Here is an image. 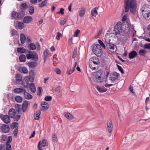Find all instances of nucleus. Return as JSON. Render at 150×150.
<instances>
[{
  "instance_id": "f257e3e1",
  "label": "nucleus",
  "mask_w": 150,
  "mask_h": 150,
  "mask_svg": "<svg viewBox=\"0 0 150 150\" xmlns=\"http://www.w3.org/2000/svg\"><path fill=\"white\" fill-rule=\"evenodd\" d=\"M125 10L124 13H127L130 10L133 14L136 13L137 10V3L136 0H124Z\"/></svg>"
},
{
  "instance_id": "f03ea898",
  "label": "nucleus",
  "mask_w": 150,
  "mask_h": 150,
  "mask_svg": "<svg viewBox=\"0 0 150 150\" xmlns=\"http://www.w3.org/2000/svg\"><path fill=\"white\" fill-rule=\"evenodd\" d=\"M142 14L144 18L147 20H150V6L145 4L142 8Z\"/></svg>"
},
{
  "instance_id": "7ed1b4c3",
  "label": "nucleus",
  "mask_w": 150,
  "mask_h": 150,
  "mask_svg": "<svg viewBox=\"0 0 150 150\" xmlns=\"http://www.w3.org/2000/svg\"><path fill=\"white\" fill-rule=\"evenodd\" d=\"M105 72L101 70H98L95 74L94 79L98 83L102 82L105 78Z\"/></svg>"
},
{
  "instance_id": "20e7f679",
  "label": "nucleus",
  "mask_w": 150,
  "mask_h": 150,
  "mask_svg": "<svg viewBox=\"0 0 150 150\" xmlns=\"http://www.w3.org/2000/svg\"><path fill=\"white\" fill-rule=\"evenodd\" d=\"M92 51L98 57L100 56L103 54V52L100 45L98 44L94 45Z\"/></svg>"
},
{
  "instance_id": "39448f33",
  "label": "nucleus",
  "mask_w": 150,
  "mask_h": 150,
  "mask_svg": "<svg viewBox=\"0 0 150 150\" xmlns=\"http://www.w3.org/2000/svg\"><path fill=\"white\" fill-rule=\"evenodd\" d=\"M8 116L11 118H13L15 121H18L20 118L21 115H19L16 116V111L15 109L12 108L9 110L8 112Z\"/></svg>"
},
{
  "instance_id": "423d86ee",
  "label": "nucleus",
  "mask_w": 150,
  "mask_h": 150,
  "mask_svg": "<svg viewBox=\"0 0 150 150\" xmlns=\"http://www.w3.org/2000/svg\"><path fill=\"white\" fill-rule=\"evenodd\" d=\"M25 15L24 12L21 11L18 13L16 11H13L11 14V16L15 19H20L23 18Z\"/></svg>"
},
{
  "instance_id": "0eeeda50",
  "label": "nucleus",
  "mask_w": 150,
  "mask_h": 150,
  "mask_svg": "<svg viewBox=\"0 0 150 150\" xmlns=\"http://www.w3.org/2000/svg\"><path fill=\"white\" fill-rule=\"evenodd\" d=\"M122 23H117L115 26L113 32L115 34L119 35L122 31Z\"/></svg>"
},
{
  "instance_id": "6e6552de",
  "label": "nucleus",
  "mask_w": 150,
  "mask_h": 150,
  "mask_svg": "<svg viewBox=\"0 0 150 150\" xmlns=\"http://www.w3.org/2000/svg\"><path fill=\"white\" fill-rule=\"evenodd\" d=\"M27 58L28 59H32L35 61H37L38 57L37 53L34 52L30 51L26 54Z\"/></svg>"
},
{
  "instance_id": "1a4fd4ad",
  "label": "nucleus",
  "mask_w": 150,
  "mask_h": 150,
  "mask_svg": "<svg viewBox=\"0 0 150 150\" xmlns=\"http://www.w3.org/2000/svg\"><path fill=\"white\" fill-rule=\"evenodd\" d=\"M120 76L119 73L116 72H113L111 73L109 77V80L112 81H114L117 80Z\"/></svg>"
},
{
  "instance_id": "9d476101",
  "label": "nucleus",
  "mask_w": 150,
  "mask_h": 150,
  "mask_svg": "<svg viewBox=\"0 0 150 150\" xmlns=\"http://www.w3.org/2000/svg\"><path fill=\"white\" fill-rule=\"evenodd\" d=\"M48 145L47 141L45 139H43L42 141H40L38 145V149L39 150H43L41 147L47 146Z\"/></svg>"
},
{
  "instance_id": "9b49d317",
  "label": "nucleus",
  "mask_w": 150,
  "mask_h": 150,
  "mask_svg": "<svg viewBox=\"0 0 150 150\" xmlns=\"http://www.w3.org/2000/svg\"><path fill=\"white\" fill-rule=\"evenodd\" d=\"M106 45L108 50L112 52H114L116 50V45L112 44L111 43L106 44Z\"/></svg>"
},
{
  "instance_id": "f8f14e48",
  "label": "nucleus",
  "mask_w": 150,
  "mask_h": 150,
  "mask_svg": "<svg viewBox=\"0 0 150 150\" xmlns=\"http://www.w3.org/2000/svg\"><path fill=\"white\" fill-rule=\"evenodd\" d=\"M91 63L96 64H99L100 62L98 58L95 57H91L89 60V63Z\"/></svg>"
},
{
  "instance_id": "ddd939ff",
  "label": "nucleus",
  "mask_w": 150,
  "mask_h": 150,
  "mask_svg": "<svg viewBox=\"0 0 150 150\" xmlns=\"http://www.w3.org/2000/svg\"><path fill=\"white\" fill-rule=\"evenodd\" d=\"M111 34L107 33L105 36V40L106 44H109L111 43V40L112 38Z\"/></svg>"
},
{
  "instance_id": "4468645a",
  "label": "nucleus",
  "mask_w": 150,
  "mask_h": 150,
  "mask_svg": "<svg viewBox=\"0 0 150 150\" xmlns=\"http://www.w3.org/2000/svg\"><path fill=\"white\" fill-rule=\"evenodd\" d=\"M12 137L11 136H9L8 137L7 141L6 143V150H11V145L10 143L12 141Z\"/></svg>"
},
{
  "instance_id": "2eb2a0df",
  "label": "nucleus",
  "mask_w": 150,
  "mask_h": 150,
  "mask_svg": "<svg viewBox=\"0 0 150 150\" xmlns=\"http://www.w3.org/2000/svg\"><path fill=\"white\" fill-rule=\"evenodd\" d=\"M122 31L124 32L127 33L129 30V26L127 24H125L124 23H122Z\"/></svg>"
},
{
  "instance_id": "dca6fc26",
  "label": "nucleus",
  "mask_w": 150,
  "mask_h": 150,
  "mask_svg": "<svg viewBox=\"0 0 150 150\" xmlns=\"http://www.w3.org/2000/svg\"><path fill=\"white\" fill-rule=\"evenodd\" d=\"M2 120L6 124H8L10 122V117L7 115H4L2 118Z\"/></svg>"
},
{
  "instance_id": "f3484780",
  "label": "nucleus",
  "mask_w": 150,
  "mask_h": 150,
  "mask_svg": "<svg viewBox=\"0 0 150 150\" xmlns=\"http://www.w3.org/2000/svg\"><path fill=\"white\" fill-rule=\"evenodd\" d=\"M1 129L3 132L6 133L9 131L10 128L8 125L4 124L1 126Z\"/></svg>"
},
{
  "instance_id": "a211bd4d",
  "label": "nucleus",
  "mask_w": 150,
  "mask_h": 150,
  "mask_svg": "<svg viewBox=\"0 0 150 150\" xmlns=\"http://www.w3.org/2000/svg\"><path fill=\"white\" fill-rule=\"evenodd\" d=\"M107 125L108 131L109 133H111L112 132L113 128L112 122L111 120L107 121Z\"/></svg>"
},
{
  "instance_id": "6ab92c4d",
  "label": "nucleus",
  "mask_w": 150,
  "mask_h": 150,
  "mask_svg": "<svg viewBox=\"0 0 150 150\" xmlns=\"http://www.w3.org/2000/svg\"><path fill=\"white\" fill-rule=\"evenodd\" d=\"M32 17L30 16H25L23 19V21L24 23H28L31 22L33 20Z\"/></svg>"
},
{
  "instance_id": "aec40b11",
  "label": "nucleus",
  "mask_w": 150,
  "mask_h": 150,
  "mask_svg": "<svg viewBox=\"0 0 150 150\" xmlns=\"http://www.w3.org/2000/svg\"><path fill=\"white\" fill-rule=\"evenodd\" d=\"M28 105V103L27 101L25 100L23 102L22 107V110L23 112H25L26 111Z\"/></svg>"
},
{
  "instance_id": "412c9836",
  "label": "nucleus",
  "mask_w": 150,
  "mask_h": 150,
  "mask_svg": "<svg viewBox=\"0 0 150 150\" xmlns=\"http://www.w3.org/2000/svg\"><path fill=\"white\" fill-rule=\"evenodd\" d=\"M41 105L42 107V109L41 110L43 111L47 110L49 107L48 104L45 102H42L41 103Z\"/></svg>"
},
{
  "instance_id": "4be33fe9",
  "label": "nucleus",
  "mask_w": 150,
  "mask_h": 150,
  "mask_svg": "<svg viewBox=\"0 0 150 150\" xmlns=\"http://www.w3.org/2000/svg\"><path fill=\"white\" fill-rule=\"evenodd\" d=\"M16 83L17 84H19L22 81V76L20 74H17L16 76Z\"/></svg>"
},
{
  "instance_id": "5701e85b",
  "label": "nucleus",
  "mask_w": 150,
  "mask_h": 150,
  "mask_svg": "<svg viewBox=\"0 0 150 150\" xmlns=\"http://www.w3.org/2000/svg\"><path fill=\"white\" fill-rule=\"evenodd\" d=\"M137 55V54L136 51L133 50L129 53V57L130 59H132L135 57Z\"/></svg>"
},
{
  "instance_id": "b1692460",
  "label": "nucleus",
  "mask_w": 150,
  "mask_h": 150,
  "mask_svg": "<svg viewBox=\"0 0 150 150\" xmlns=\"http://www.w3.org/2000/svg\"><path fill=\"white\" fill-rule=\"evenodd\" d=\"M97 90L100 93H103L106 91L107 89L104 87H100L98 86H96Z\"/></svg>"
},
{
  "instance_id": "393cba45",
  "label": "nucleus",
  "mask_w": 150,
  "mask_h": 150,
  "mask_svg": "<svg viewBox=\"0 0 150 150\" xmlns=\"http://www.w3.org/2000/svg\"><path fill=\"white\" fill-rule=\"evenodd\" d=\"M25 90L21 88H16L13 90V92L16 93H21L22 92L24 93Z\"/></svg>"
},
{
  "instance_id": "a878e982",
  "label": "nucleus",
  "mask_w": 150,
  "mask_h": 150,
  "mask_svg": "<svg viewBox=\"0 0 150 150\" xmlns=\"http://www.w3.org/2000/svg\"><path fill=\"white\" fill-rule=\"evenodd\" d=\"M24 98L26 99L29 100L32 99L33 98L32 96L27 92L25 90V91L24 92Z\"/></svg>"
},
{
  "instance_id": "bb28decb",
  "label": "nucleus",
  "mask_w": 150,
  "mask_h": 150,
  "mask_svg": "<svg viewBox=\"0 0 150 150\" xmlns=\"http://www.w3.org/2000/svg\"><path fill=\"white\" fill-rule=\"evenodd\" d=\"M90 68L93 70L98 69L99 68V64H96L93 63H89Z\"/></svg>"
},
{
  "instance_id": "cd10ccee",
  "label": "nucleus",
  "mask_w": 150,
  "mask_h": 150,
  "mask_svg": "<svg viewBox=\"0 0 150 150\" xmlns=\"http://www.w3.org/2000/svg\"><path fill=\"white\" fill-rule=\"evenodd\" d=\"M64 114V116L69 120H72L74 118L73 116L68 112H65Z\"/></svg>"
},
{
  "instance_id": "c85d7f7f",
  "label": "nucleus",
  "mask_w": 150,
  "mask_h": 150,
  "mask_svg": "<svg viewBox=\"0 0 150 150\" xmlns=\"http://www.w3.org/2000/svg\"><path fill=\"white\" fill-rule=\"evenodd\" d=\"M28 48L30 50H35L36 49V45L34 43H31L29 44L28 46Z\"/></svg>"
},
{
  "instance_id": "c756f323",
  "label": "nucleus",
  "mask_w": 150,
  "mask_h": 150,
  "mask_svg": "<svg viewBox=\"0 0 150 150\" xmlns=\"http://www.w3.org/2000/svg\"><path fill=\"white\" fill-rule=\"evenodd\" d=\"M25 82H26V84L23 83V85L25 88H27L28 87L29 85V82L30 81L29 77L28 76H26L24 78Z\"/></svg>"
},
{
  "instance_id": "7c9ffc66",
  "label": "nucleus",
  "mask_w": 150,
  "mask_h": 150,
  "mask_svg": "<svg viewBox=\"0 0 150 150\" xmlns=\"http://www.w3.org/2000/svg\"><path fill=\"white\" fill-rule=\"evenodd\" d=\"M26 39V38L25 35L22 33L20 34V41L22 44L25 43Z\"/></svg>"
},
{
  "instance_id": "2f4dec72",
  "label": "nucleus",
  "mask_w": 150,
  "mask_h": 150,
  "mask_svg": "<svg viewBox=\"0 0 150 150\" xmlns=\"http://www.w3.org/2000/svg\"><path fill=\"white\" fill-rule=\"evenodd\" d=\"M17 52L18 53H24L26 51V49L24 47H18L17 49Z\"/></svg>"
},
{
  "instance_id": "473e14b6",
  "label": "nucleus",
  "mask_w": 150,
  "mask_h": 150,
  "mask_svg": "<svg viewBox=\"0 0 150 150\" xmlns=\"http://www.w3.org/2000/svg\"><path fill=\"white\" fill-rule=\"evenodd\" d=\"M30 89L31 92L35 93L36 91L35 86L33 83H30L29 84Z\"/></svg>"
},
{
  "instance_id": "72a5a7b5",
  "label": "nucleus",
  "mask_w": 150,
  "mask_h": 150,
  "mask_svg": "<svg viewBox=\"0 0 150 150\" xmlns=\"http://www.w3.org/2000/svg\"><path fill=\"white\" fill-rule=\"evenodd\" d=\"M28 64L30 67L34 68L38 65V63L35 62H30L28 63Z\"/></svg>"
},
{
  "instance_id": "f704fd0d",
  "label": "nucleus",
  "mask_w": 150,
  "mask_h": 150,
  "mask_svg": "<svg viewBox=\"0 0 150 150\" xmlns=\"http://www.w3.org/2000/svg\"><path fill=\"white\" fill-rule=\"evenodd\" d=\"M86 11V8L84 7H83L81 9L79 12L80 17H82L83 16L85 13Z\"/></svg>"
},
{
  "instance_id": "c9c22d12",
  "label": "nucleus",
  "mask_w": 150,
  "mask_h": 150,
  "mask_svg": "<svg viewBox=\"0 0 150 150\" xmlns=\"http://www.w3.org/2000/svg\"><path fill=\"white\" fill-rule=\"evenodd\" d=\"M47 2V0H45L43 1L41 3L38 4L39 7L40 8H42L45 6Z\"/></svg>"
},
{
  "instance_id": "e433bc0d",
  "label": "nucleus",
  "mask_w": 150,
  "mask_h": 150,
  "mask_svg": "<svg viewBox=\"0 0 150 150\" xmlns=\"http://www.w3.org/2000/svg\"><path fill=\"white\" fill-rule=\"evenodd\" d=\"M98 8L97 7L93 9L91 11V14L93 16L96 17L98 14V12L97 10Z\"/></svg>"
},
{
  "instance_id": "4c0bfd02",
  "label": "nucleus",
  "mask_w": 150,
  "mask_h": 150,
  "mask_svg": "<svg viewBox=\"0 0 150 150\" xmlns=\"http://www.w3.org/2000/svg\"><path fill=\"white\" fill-rule=\"evenodd\" d=\"M24 27V24L22 22H18V28L20 30L22 29Z\"/></svg>"
},
{
  "instance_id": "58836bf2",
  "label": "nucleus",
  "mask_w": 150,
  "mask_h": 150,
  "mask_svg": "<svg viewBox=\"0 0 150 150\" xmlns=\"http://www.w3.org/2000/svg\"><path fill=\"white\" fill-rule=\"evenodd\" d=\"M25 56L24 54H21L19 57V59L20 61L21 62H25L26 60Z\"/></svg>"
},
{
  "instance_id": "ea45409f",
  "label": "nucleus",
  "mask_w": 150,
  "mask_h": 150,
  "mask_svg": "<svg viewBox=\"0 0 150 150\" xmlns=\"http://www.w3.org/2000/svg\"><path fill=\"white\" fill-rule=\"evenodd\" d=\"M15 100L18 103H21L23 100L22 98L20 96H17L15 98Z\"/></svg>"
},
{
  "instance_id": "a19ab883",
  "label": "nucleus",
  "mask_w": 150,
  "mask_h": 150,
  "mask_svg": "<svg viewBox=\"0 0 150 150\" xmlns=\"http://www.w3.org/2000/svg\"><path fill=\"white\" fill-rule=\"evenodd\" d=\"M29 14L31 15H33L34 12V8L33 6H29L28 8Z\"/></svg>"
},
{
  "instance_id": "79ce46f5",
  "label": "nucleus",
  "mask_w": 150,
  "mask_h": 150,
  "mask_svg": "<svg viewBox=\"0 0 150 150\" xmlns=\"http://www.w3.org/2000/svg\"><path fill=\"white\" fill-rule=\"evenodd\" d=\"M147 51L144 50H141L139 51V54L141 56H144L145 54L147 52Z\"/></svg>"
},
{
  "instance_id": "37998d69",
  "label": "nucleus",
  "mask_w": 150,
  "mask_h": 150,
  "mask_svg": "<svg viewBox=\"0 0 150 150\" xmlns=\"http://www.w3.org/2000/svg\"><path fill=\"white\" fill-rule=\"evenodd\" d=\"M41 114V112L40 111H38L36 112L35 115V120H38L40 118V115Z\"/></svg>"
},
{
  "instance_id": "c03bdc74",
  "label": "nucleus",
  "mask_w": 150,
  "mask_h": 150,
  "mask_svg": "<svg viewBox=\"0 0 150 150\" xmlns=\"http://www.w3.org/2000/svg\"><path fill=\"white\" fill-rule=\"evenodd\" d=\"M7 139V137L5 135H2L0 137V140L1 142H3L6 140Z\"/></svg>"
},
{
  "instance_id": "a18cd8bd",
  "label": "nucleus",
  "mask_w": 150,
  "mask_h": 150,
  "mask_svg": "<svg viewBox=\"0 0 150 150\" xmlns=\"http://www.w3.org/2000/svg\"><path fill=\"white\" fill-rule=\"evenodd\" d=\"M11 34L12 36L16 35H17V32L15 29H12L11 31Z\"/></svg>"
},
{
  "instance_id": "49530a36",
  "label": "nucleus",
  "mask_w": 150,
  "mask_h": 150,
  "mask_svg": "<svg viewBox=\"0 0 150 150\" xmlns=\"http://www.w3.org/2000/svg\"><path fill=\"white\" fill-rule=\"evenodd\" d=\"M21 105L19 104H16L15 105V107L16 110L18 112H19L21 111Z\"/></svg>"
},
{
  "instance_id": "de8ad7c7",
  "label": "nucleus",
  "mask_w": 150,
  "mask_h": 150,
  "mask_svg": "<svg viewBox=\"0 0 150 150\" xmlns=\"http://www.w3.org/2000/svg\"><path fill=\"white\" fill-rule=\"evenodd\" d=\"M98 41L100 45V46H101L102 48L105 49V46L103 42L101 40L99 39L98 40Z\"/></svg>"
},
{
  "instance_id": "09e8293b",
  "label": "nucleus",
  "mask_w": 150,
  "mask_h": 150,
  "mask_svg": "<svg viewBox=\"0 0 150 150\" xmlns=\"http://www.w3.org/2000/svg\"><path fill=\"white\" fill-rule=\"evenodd\" d=\"M21 70L22 72L24 74H27L28 72L27 69L25 67H23L22 68Z\"/></svg>"
},
{
  "instance_id": "8fccbe9b",
  "label": "nucleus",
  "mask_w": 150,
  "mask_h": 150,
  "mask_svg": "<svg viewBox=\"0 0 150 150\" xmlns=\"http://www.w3.org/2000/svg\"><path fill=\"white\" fill-rule=\"evenodd\" d=\"M62 36V34L60 32H57V35L56 37V38L58 40H59L60 39V38Z\"/></svg>"
},
{
  "instance_id": "3c124183",
  "label": "nucleus",
  "mask_w": 150,
  "mask_h": 150,
  "mask_svg": "<svg viewBox=\"0 0 150 150\" xmlns=\"http://www.w3.org/2000/svg\"><path fill=\"white\" fill-rule=\"evenodd\" d=\"M18 125V123L16 122H14L13 123L11 126V129H14Z\"/></svg>"
},
{
  "instance_id": "603ef678",
  "label": "nucleus",
  "mask_w": 150,
  "mask_h": 150,
  "mask_svg": "<svg viewBox=\"0 0 150 150\" xmlns=\"http://www.w3.org/2000/svg\"><path fill=\"white\" fill-rule=\"evenodd\" d=\"M49 50H46L44 52V55L45 58L47 57L48 55Z\"/></svg>"
},
{
  "instance_id": "864d4df0",
  "label": "nucleus",
  "mask_w": 150,
  "mask_h": 150,
  "mask_svg": "<svg viewBox=\"0 0 150 150\" xmlns=\"http://www.w3.org/2000/svg\"><path fill=\"white\" fill-rule=\"evenodd\" d=\"M117 65L118 69L121 72L122 74L124 73V72L122 68L118 64H117Z\"/></svg>"
},
{
  "instance_id": "5fc2aeb1",
  "label": "nucleus",
  "mask_w": 150,
  "mask_h": 150,
  "mask_svg": "<svg viewBox=\"0 0 150 150\" xmlns=\"http://www.w3.org/2000/svg\"><path fill=\"white\" fill-rule=\"evenodd\" d=\"M52 139L54 142H56L57 141V138L56 135L54 134L52 135Z\"/></svg>"
},
{
  "instance_id": "6e6d98bb",
  "label": "nucleus",
  "mask_w": 150,
  "mask_h": 150,
  "mask_svg": "<svg viewBox=\"0 0 150 150\" xmlns=\"http://www.w3.org/2000/svg\"><path fill=\"white\" fill-rule=\"evenodd\" d=\"M144 47L145 49H147L150 50V43L145 44L144 45Z\"/></svg>"
},
{
  "instance_id": "4d7b16f0",
  "label": "nucleus",
  "mask_w": 150,
  "mask_h": 150,
  "mask_svg": "<svg viewBox=\"0 0 150 150\" xmlns=\"http://www.w3.org/2000/svg\"><path fill=\"white\" fill-rule=\"evenodd\" d=\"M52 99V97L51 96H46L45 98V100L47 101H50Z\"/></svg>"
},
{
  "instance_id": "13d9d810",
  "label": "nucleus",
  "mask_w": 150,
  "mask_h": 150,
  "mask_svg": "<svg viewBox=\"0 0 150 150\" xmlns=\"http://www.w3.org/2000/svg\"><path fill=\"white\" fill-rule=\"evenodd\" d=\"M21 7H23V8L25 9L28 8V6L27 4L25 3H23L21 5Z\"/></svg>"
},
{
  "instance_id": "bf43d9fd",
  "label": "nucleus",
  "mask_w": 150,
  "mask_h": 150,
  "mask_svg": "<svg viewBox=\"0 0 150 150\" xmlns=\"http://www.w3.org/2000/svg\"><path fill=\"white\" fill-rule=\"evenodd\" d=\"M30 76V77H35L34 72L33 71H30L29 72Z\"/></svg>"
},
{
  "instance_id": "052dcab7",
  "label": "nucleus",
  "mask_w": 150,
  "mask_h": 150,
  "mask_svg": "<svg viewBox=\"0 0 150 150\" xmlns=\"http://www.w3.org/2000/svg\"><path fill=\"white\" fill-rule=\"evenodd\" d=\"M80 32V30H77L75 32L74 35V36L76 37L77 36L79 33Z\"/></svg>"
},
{
  "instance_id": "680f3d73",
  "label": "nucleus",
  "mask_w": 150,
  "mask_h": 150,
  "mask_svg": "<svg viewBox=\"0 0 150 150\" xmlns=\"http://www.w3.org/2000/svg\"><path fill=\"white\" fill-rule=\"evenodd\" d=\"M64 9L62 8H61L60 9V11H59V12H58L57 13H59V14L61 13L62 15H63L64 14Z\"/></svg>"
},
{
  "instance_id": "e2e57ef3",
  "label": "nucleus",
  "mask_w": 150,
  "mask_h": 150,
  "mask_svg": "<svg viewBox=\"0 0 150 150\" xmlns=\"http://www.w3.org/2000/svg\"><path fill=\"white\" fill-rule=\"evenodd\" d=\"M73 71L71 69H68L67 71V73L69 75L71 74L73 72Z\"/></svg>"
},
{
  "instance_id": "0e129e2a",
  "label": "nucleus",
  "mask_w": 150,
  "mask_h": 150,
  "mask_svg": "<svg viewBox=\"0 0 150 150\" xmlns=\"http://www.w3.org/2000/svg\"><path fill=\"white\" fill-rule=\"evenodd\" d=\"M18 132V129H15L13 133H14V135L15 137H16L17 136Z\"/></svg>"
},
{
  "instance_id": "69168bd1",
  "label": "nucleus",
  "mask_w": 150,
  "mask_h": 150,
  "mask_svg": "<svg viewBox=\"0 0 150 150\" xmlns=\"http://www.w3.org/2000/svg\"><path fill=\"white\" fill-rule=\"evenodd\" d=\"M72 40L73 38H70L69 40V44L70 45H72L73 44V42H72Z\"/></svg>"
},
{
  "instance_id": "338daca9",
  "label": "nucleus",
  "mask_w": 150,
  "mask_h": 150,
  "mask_svg": "<svg viewBox=\"0 0 150 150\" xmlns=\"http://www.w3.org/2000/svg\"><path fill=\"white\" fill-rule=\"evenodd\" d=\"M66 20L65 19H64L60 21V24L62 25H64L66 23Z\"/></svg>"
},
{
  "instance_id": "774afa93",
  "label": "nucleus",
  "mask_w": 150,
  "mask_h": 150,
  "mask_svg": "<svg viewBox=\"0 0 150 150\" xmlns=\"http://www.w3.org/2000/svg\"><path fill=\"white\" fill-rule=\"evenodd\" d=\"M127 15L126 14H125L122 17V20L125 21L127 19Z\"/></svg>"
}]
</instances>
